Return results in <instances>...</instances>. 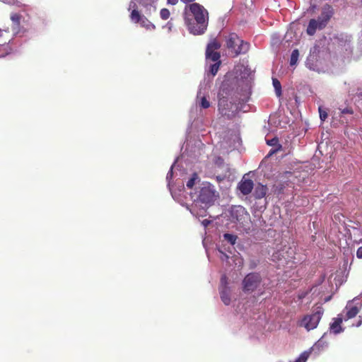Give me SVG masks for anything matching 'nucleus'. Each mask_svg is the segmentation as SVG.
Returning <instances> with one entry per match:
<instances>
[{"label":"nucleus","instance_id":"38","mask_svg":"<svg viewBox=\"0 0 362 362\" xmlns=\"http://www.w3.org/2000/svg\"><path fill=\"white\" fill-rule=\"evenodd\" d=\"M357 95L359 98H362V92L358 93Z\"/></svg>","mask_w":362,"mask_h":362},{"label":"nucleus","instance_id":"19","mask_svg":"<svg viewBox=\"0 0 362 362\" xmlns=\"http://www.w3.org/2000/svg\"><path fill=\"white\" fill-rule=\"evenodd\" d=\"M220 47V42L216 39H214L207 45L206 51L216 52V50H218Z\"/></svg>","mask_w":362,"mask_h":362},{"label":"nucleus","instance_id":"30","mask_svg":"<svg viewBox=\"0 0 362 362\" xmlns=\"http://www.w3.org/2000/svg\"><path fill=\"white\" fill-rule=\"evenodd\" d=\"M342 114H350L352 115L354 113L353 110L351 107H346L341 110Z\"/></svg>","mask_w":362,"mask_h":362},{"label":"nucleus","instance_id":"39","mask_svg":"<svg viewBox=\"0 0 362 362\" xmlns=\"http://www.w3.org/2000/svg\"><path fill=\"white\" fill-rule=\"evenodd\" d=\"M2 44H6V41H4V42H1Z\"/></svg>","mask_w":362,"mask_h":362},{"label":"nucleus","instance_id":"11","mask_svg":"<svg viewBox=\"0 0 362 362\" xmlns=\"http://www.w3.org/2000/svg\"><path fill=\"white\" fill-rule=\"evenodd\" d=\"M361 307H358L357 305H353L351 303H348L345 307L346 315L344 317V320H347L351 318H354L359 313Z\"/></svg>","mask_w":362,"mask_h":362},{"label":"nucleus","instance_id":"2","mask_svg":"<svg viewBox=\"0 0 362 362\" xmlns=\"http://www.w3.org/2000/svg\"><path fill=\"white\" fill-rule=\"evenodd\" d=\"M226 47L231 52L234 57L246 54L250 45L239 38L235 33H230L226 39Z\"/></svg>","mask_w":362,"mask_h":362},{"label":"nucleus","instance_id":"16","mask_svg":"<svg viewBox=\"0 0 362 362\" xmlns=\"http://www.w3.org/2000/svg\"><path fill=\"white\" fill-rule=\"evenodd\" d=\"M267 144L271 146H276L277 148L275 149H272L269 152V155L275 153L281 149V145L279 144V139L277 137H274L272 139L267 140Z\"/></svg>","mask_w":362,"mask_h":362},{"label":"nucleus","instance_id":"20","mask_svg":"<svg viewBox=\"0 0 362 362\" xmlns=\"http://www.w3.org/2000/svg\"><path fill=\"white\" fill-rule=\"evenodd\" d=\"M197 180H199V176L197 173H194L192 175V177L186 183V186L187 187V188L192 189L194 186L195 182Z\"/></svg>","mask_w":362,"mask_h":362},{"label":"nucleus","instance_id":"15","mask_svg":"<svg viewBox=\"0 0 362 362\" xmlns=\"http://www.w3.org/2000/svg\"><path fill=\"white\" fill-rule=\"evenodd\" d=\"M220 296L225 305H228L230 303L229 288H220Z\"/></svg>","mask_w":362,"mask_h":362},{"label":"nucleus","instance_id":"8","mask_svg":"<svg viewBox=\"0 0 362 362\" xmlns=\"http://www.w3.org/2000/svg\"><path fill=\"white\" fill-rule=\"evenodd\" d=\"M230 219L233 222H243L249 216L245 209L242 206H233L230 210Z\"/></svg>","mask_w":362,"mask_h":362},{"label":"nucleus","instance_id":"5","mask_svg":"<svg viewBox=\"0 0 362 362\" xmlns=\"http://www.w3.org/2000/svg\"><path fill=\"white\" fill-rule=\"evenodd\" d=\"M262 282V277L259 273L251 272L247 274L243 280V291L245 293L255 291Z\"/></svg>","mask_w":362,"mask_h":362},{"label":"nucleus","instance_id":"7","mask_svg":"<svg viewBox=\"0 0 362 362\" xmlns=\"http://www.w3.org/2000/svg\"><path fill=\"white\" fill-rule=\"evenodd\" d=\"M232 107V103H229L227 98H219L218 110L222 116L226 117L228 119H233L235 117V113L231 110Z\"/></svg>","mask_w":362,"mask_h":362},{"label":"nucleus","instance_id":"33","mask_svg":"<svg viewBox=\"0 0 362 362\" xmlns=\"http://www.w3.org/2000/svg\"><path fill=\"white\" fill-rule=\"evenodd\" d=\"M221 253L222 255L221 257L222 260L227 259L228 258V256L226 254L223 253V252H221Z\"/></svg>","mask_w":362,"mask_h":362},{"label":"nucleus","instance_id":"4","mask_svg":"<svg viewBox=\"0 0 362 362\" xmlns=\"http://www.w3.org/2000/svg\"><path fill=\"white\" fill-rule=\"evenodd\" d=\"M322 315L323 310L319 307L313 313L304 315L297 325L298 327H304L307 331L313 330L317 327Z\"/></svg>","mask_w":362,"mask_h":362},{"label":"nucleus","instance_id":"17","mask_svg":"<svg viewBox=\"0 0 362 362\" xmlns=\"http://www.w3.org/2000/svg\"><path fill=\"white\" fill-rule=\"evenodd\" d=\"M342 318L337 317L334 320V322L331 324L330 329L334 334H339L342 331L341 327V323L342 322Z\"/></svg>","mask_w":362,"mask_h":362},{"label":"nucleus","instance_id":"22","mask_svg":"<svg viewBox=\"0 0 362 362\" xmlns=\"http://www.w3.org/2000/svg\"><path fill=\"white\" fill-rule=\"evenodd\" d=\"M224 240L230 243L232 245H235L237 236L230 233H225L223 235Z\"/></svg>","mask_w":362,"mask_h":362},{"label":"nucleus","instance_id":"31","mask_svg":"<svg viewBox=\"0 0 362 362\" xmlns=\"http://www.w3.org/2000/svg\"><path fill=\"white\" fill-rule=\"evenodd\" d=\"M356 257L358 259H362V246L359 247L356 251Z\"/></svg>","mask_w":362,"mask_h":362},{"label":"nucleus","instance_id":"25","mask_svg":"<svg viewBox=\"0 0 362 362\" xmlns=\"http://www.w3.org/2000/svg\"><path fill=\"white\" fill-rule=\"evenodd\" d=\"M319 114H320V119L324 122L328 117V113L326 110H324L321 106L318 108Z\"/></svg>","mask_w":362,"mask_h":362},{"label":"nucleus","instance_id":"37","mask_svg":"<svg viewBox=\"0 0 362 362\" xmlns=\"http://www.w3.org/2000/svg\"><path fill=\"white\" fill-rule=\"evenodd\" d=\"M223 180V177L219 176V175H218V176H216V180H217L218 182H221Z\"/></svg>","mask_w":362,"mask_h":362},{"label":"nucleus","instance_id":"18","mask_svg":"<svg viewBox=\"0 0 362 362\" xmlns=\"http://www.w3.org/2000/svg\"><path fill=\"white\" fill-rule=\"evenodd\" d=\"M206 58L211 59L214 62H221V54L218 52L213 51H206Z\"/></svg>","mask_w":362,"mask_h":362},{"label":"nucleus","instance_id":"26","mask_svg":"<svg viewBox=\"0 0 362 362\" xmlns=\"http://www.w3.org/2000/svg\"><path fill=\"white\" fill-rule=\"evenodd\" d=\"M160 18L163 20H167L170 15V13L168 9L167 8H162L160 12Z\"/></svg>","mask_w":362,"mask_h":362},{"label":"nucleus","instance_id":"34","mask_svg":"<svg viewBox=\"0 0 362 362\" xmlns=\"http://www.w3.org/2000/svg\"><path fill=\"white\" fill-rule=\"evenodd\" d=\"M194 1L195 0H181V1L185 4H189V3L193 4Z\"/></svg>","mask_w":362,"mask_h":362},{"label":"nucleus","instance_id":"9","mask_svg":"<svg viewBox=\"0 0 362 362\" xmlns=\"http://www.w3.org/2000/svg\"><path fill=\"white\" fill-rule=\"evenodd\" d=\"M332 14V9L330 6H328L327 9H323L321 14L318 16L317 19L316 20L320 25L319 30H322L326 27Z\"/></svg>","mask_w":362,"mask_h":362},{"label":"nucleus","instance_id":"28","mask_svg":"<svg viewBox=\"0 0 362 362\" xmlns=\"http://www.w3.org/2000/svg\"><path fill=\"white\" fill-rule=\"evenodd\" d=\"M308 358V354L303 352L294 362H305Z\"/></svg>","mask_w":362,"mask_h":362},{"label":"nucleus","instance_id":"35","mask_svg":"<svg viewBox=\"0 0 362 362\" xmlns=\"http://www.w3.org/2000/svg\"><path fill=\"white\" fill-rule=\"evenodd\" d=\"M279 257V252H276V253H275V254H274V255H273V256H272V258H273V259H273V260H275V259H276V258H278Z\"/></svg>","mask_w":362,"mask_h":362},{"label":"nucleus","instance_id":"14","mask_svg":"<svg viewBox=\"0 0 362 362\" xmlns=\"http://www.w3.org/2000/svg\"><path fill=\"white\" fill-rule=\"evenodd\" d=\"M319 23L315 19H311L309 21L308 28H307V33L308 35L312 36L313 35L317 29H319Z\"/></svg>","mask_w":362,"mask_h":362},{"label":"nucleus","instance_id":"6","mask_svg":"<svg viewBox=\"0 0 362 362\" xmlns=\"http://www.w3.org/2000/svg\"><path fill=\"white\" fill-rule=\"evenodd\" d=\"M132 8V11L130 14V19L135 23H140L141 27L145 28L147 30H154L155 25L145 16H141L138 11L136 4L134 1H132L129 4V9Z\"/></svg>","mask_w":362,"mask_h":362},{"label":"nucleus","instance_id":"36","mask_svg":"<svg viewBox=\"0 0 362 362\" xmlns=\"http://www.w3.org/2000/svg\"><path fill=\"white\" fill-rule=\"evenodd\" d=\"M361 324H362V317H361V316H359V320L357 322L356 326L359 327Z\"/></svg>","mask_w":362,"mask_h":362},{"label":"nucleus","instance_id":"29","mask_svg":"<svg viewBox=\"0 0 362 362\" xmlns=\"http://www.w3.org/2000/svg\"><path fill=\"white\" fill-rule=\"evenodd\" d=\"M201 106L204 108V109H206L208 107H210V103L209 101L206 98V97H203L201 99Z\"/></svg>","mask_w":362,"mask_h":362},{"label":"nucleus","instance_id":"3","mask_svg":"<svg viewBox=\"0 0 362 362\" xmlns=\"http://www.w3.org/2000/svg\"><path fill=\"white\" fill-rule=\"evenodd\" d=\"M218 197V192L210 182H203L199 187L197 199L205 206L212 205Z\"/></svg>","mask_w":362,"mask_h":362},{"label":"nucleus","instance_id":"24","mask_svg":"<svg viewBox=\"0 0 362 362\" xmlns=\"http://www.w3.org/2000/svg\"><path fill=\"white\" fill-rule=\"evenodd\" d=\"M273 86L275 88L277 95L281 94V86L280 82L276 78H273Z\"/></svg>","mask_w":362,"mask_h":362},{"label":"nucleus","instance_id":"21","mask_svg":"<svg viewBox=\"0 0 362 362\" xmlns=\"http://www.w3.org/2000/svg\"><path fill=\"white\" fill-rule=\"evenodd\" d=\"M298 56H299L298 50L297 49L293 50L291 55V59H290V64L291 66L296 64V63L298 62Z\"/></svg>","mask_w":362,"mask_h":362},{"label":"nucleus","instance_id":"32","mask_svg":"<svg viewBox=\"0 0 362 362\" xmlns=\"http://www.w3.org/2000/svg\"><path fill=\"white\" fill-rule=\"evenodd\" d=\"M167 1H168V4H169L175 5L177 4L178 0H167Z\"/></svg>","mask_w":362,"mask_h":362},{"label":"nucleus","instance_id":"12","mask_svg":"<svg viewBox=\"0 0 362 362\" xmlns=\"http://www.w3.org/2000/svg\"><path fill=\"white\" fill-rule=\"evenodd\" d=\"M268 191V188L266 185L260 183L257 184L255 188L253 195L255 199H260L265 197Z\"/></svg>","mask_w":362,"mask_h":362},{"label":"nucleus","instance_id":"23","mask_svg":"<svg viewBox=\"0 0 362 362\" xmlns=\"http://www.w3.org/2000/svg\"><path fill=\"white\" fill-rule=\"evenodd\" d=\"M221 62H215L214 64H211L210 66L209 71L213 76H215L217 74L221 66Z\"/></svg>","mask_w":362,"mask_h":362},{"label":"nucleus","instance_id":"1","mask_svg":"<svg viewBox=\"0 0 362 362\" xmlns=\"http://www.w3.org/2000/svg\"><path fill=\"white\" fill-rule=\"evenodd\" d=\"M185 22L190 33L202 35L208 26V12L199 4H191L185 7Z\"/></svg>","mask_w":362,"mask_h":362},{"label":"nucleus","instance_id":"10","mask_svg":"<svg viewBox=\"0 0 362 362\" xmlns=\"http://www.w3.org/2000/svg\"><path fill=\"white\" fill-rule=\"evenodd\" d=\"M254 187L253 182L250 179L243 178L238 184V189L244 195L249 194Z\"/></svg>","mask_w":362,"mask_h":362},{"label":"nucleus","instance_id":"13","mask_svg":"<svg viewBox=\"0 0 362 362\" xmlns=\"http://www.w3.org/2000/svg\"><path fill=\"white\" fill-rule=\"evenodd\" d=\"M21 17V15L17 13H13L11 15V20L13 23L12 29L14 32L17 33L19 30Z\"/></svg>","mask_w":362,"mask_h":362},{"label":"nucleus","instance_id":"27","mask_svg":"<svg viewBox=\"0 0 362 362\" xmlns=\"http://www.w3.org/2000/svg\"><path fill=\"white\" fill-rule=\"evenodd\" d=\"M228 277L226 276V275L223 274L222 275L221 278V287L220 288H229L228 287Z\"/></svg>","mask_w":362,"mask_h":362}]
</instances>
